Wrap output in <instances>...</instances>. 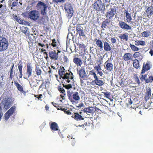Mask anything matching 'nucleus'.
<instances>
[{
  "label": "nucleus",
  "instance_id": "58",
  "mask_svg": "<svg viewBox=\"0 0 153 153\" xmlns=\"http://www.w3.org/2000/svg\"><path fill=\"white\" fill-rule=\"evenodd\" d=\"M120 84L121 86H123L124 85L123 81L122 80H121L120 82Z\"/></svg>",
  "mask_w": 153,
  "mask_h": 153
},
{
  "label": "nucleus",
  "instance_id": "35",
  "mask_svg": "<svg viewBox=\"0 0 153 153\" xmlns=\"http://www.w3.org/2000/svg\"><path fill=\"white\" fill-rule=\"evenodd\" d=\"M133 66L136 68H138L139 67V64L138 60L137 59H135L134 60Z\"/></svg>",
  "mask_w": 153,
  "mask_h": 153
},
{
  "label": "nucleus",
  "instance_id": "42",
  "mask_svg": "<svg viewBox=\"0 0 153 153\" xmlns=\"http://www.w3.org/2000/svg\"><path fill=\"white\" fill-rule=\"evenodd\" d=\"M18 69L19 72H22V62L20 61L18 64Z\"/></svg>",
  "mask_w": 153,
  "mask_h": 153
},
{
  "label": "nucleus",
  "instance_id": "12",
  "mask_svg": "<svg viewBox=\"0 0 153 153\" xmlns=\"http://www.w3.org/2000/svg\"><path fill=\"white\" fill-rule=\"evenodd\" d=\"M49 53V56L51 59L57 60L58 59V53L55 51H51Z\"/></svg>",
  "mask_w": 153,
  "mask_h": 153
},
{
  "label": "nucleus",
  "instance_id": "25",
  "mask_svg": "<svg viewBox=\"0 0 153 153\" xmlns=\"http://www.w3.org/2000/svg\"><path fill=\"white\" fill-rule=\"evenodd\" d=\"M90 75H92L93 76L95 79H96L97 78H100V77L97 76V74L95 72L93 71H91L89 72V74L88 75V79H90L91 78L90 77Z\"/></svg>",
  "mask_w": 153,
  "mask_h": 153
},
{
  "label": "nucleus",
  "instance_id": "28",
  "mask_svg": "<svg viewBox=\"0 0 153 153\" xmlns=\"http://www.w3.org/2000/svg\"><path fill=\"white\" fill-rule=\"evenodd\" d=\"M74 119L77 120H83L84 118L78 113H76L75 114Z\"/></svg>",
  "mask_w": 153,
  "mask_h": 153
},
{
  "label": "nucleus",
  "instance_id": "62",
  "mask_svg": "<svg viewBox=\"0 0 153 153\" xmlns=\"http://www.w3.org/2000/svg\"><path fill=\"white\" fill-rule=\"evenodd\" d=\"M68 60V58L66 56H64V60L65 62H67Z\"/></svg>",
  "mask_w": 153,
  "mask_h": 153
},
{
  "label": "nucleus",
  "instance_id": "17",
  "mask_svg": "<svg viewBox=\"0 0 153 153\" xmlns=\"http://www.w3.org/2000/svg\"><path fill=\"white\" fill-rule=\"evenodd\" d=\"M76 30L79 36H85V35L83 30V28L79 25H77Z\"/></svg>",
  "mask_w": 153,
  "mask_h": 153
},
{
  "label": "nucleus",
  "instance_id": "2",
  "mask_svg": "<svg viewBox=\"0 0 153 153\" xmlns=\"http://www.w3.org/2000/svg\"><path fill=\"white\" fill-rule=\"evenodd\" d=\"M105 5V4L103 3L101 0H98L95 2L93 5L95 10L97 11H101L102 13H104Z\"/></svg>",
  "mask_w": 153,
  "mask_h": 153
},
{
  "label": "nucleus",
  "instance_id": "64",
  "mask_svg": "<svg viewBox=\"0 0 153 153\" xmlns=\"http://www.w3.org/2000/svg\"><path fill=\"white\" fill-rule=\"evenodd\" d=\"M149 53L150 54L151 56H152L153 55V50H151L149 51Z\"/></svg>",
  "mask_w": 153,
  "mask_h": 153
},
{
  "label": "nucleus",
  "instance_id": "8",
  "mask_svg": "<svg viewBox=\"0 0 153 153\" xmlns=\"http://www.w3.org/2000/svg\"><path fill=\"white\" fill-rule=\"evenodd\" d=\"M15 108L16 107L13 106L5 114L4 117L5 120H7L10 116L14 112Z\"/></svg>",
  "mask_w": 153,
  "mask_h": 153
},
{
  "label": "nucleus",
  "instance_id": "47",
  "mask_svg": "<svg viewBox=\"0 0 153 153\" xmlns=\"http://www.w3.org/2000/svg\"><path fill=\"white\" fill-rule=\"evenodd\" d=\"M89 56V58L87 60V61H89L88 63V65H92L93 64V61L91 60V55L90 54L88 55Z\"/></svg>",
  "mask_w": 153,
  "mask_h": 153
},
{
  "label": "nucleus",
  "instance_id": "18",
  "mask_svg": "<svg viewBox=\"0 0 153 153\" xmlns=\"http://www.w3.org/2000/svg\"><path fill=\"white\" fill-rule=\"evenodd\" d=\"M95 43L97 46L99 48L100 50L102 51L103 50V43L101 40L97 39H95Z\"/></svg>",
  "mask_w": 153,
  "mask_h": 153
},
{
  "label": "nucleus",
  "instance_id": "61",
  "mask_svg": "<svg viewBox=\"0 0 153 153\" xmlns=\"http://www.w3.org/2000/svg\"><path fill=\"white\" fill-rule=\"evenodd\" d=\"M14 18L15 19H16V20H17V22H18L19 23H20V22H19V21H21V20H20L19 19L18 20V17H17L16 16H15L14 17Z\"/></svg>",
  "mask_w": 153,
  "mask_h": 153
},
{
  "label": "nucleus",
  "instance_id": "55",
  "mask_svg": "<svg viewBox=\"0 0 153 153\" xmlns=\"http://www.w3.org/2000/svg\"><path fill=\"white\" fill-rule=\"evenodd\" d=\"M97 74H99L100 76H102L103 75V73L101 71H99L97 70Z\"/></svg>",
  "mask_w": 153,
  "mask_h": 153
},
{
  "label": "nucleus",
  "instance_id": "59",
  "mask_svg": "<svg viewBox=\"0 0 153 153\" xmlns=\"http://www.w3.org/2000/svg\"><path fill=\"white\" fill-rule=\"evenodd\" d=\"M42 97V94L39 95L38 97H37V95L35 96V97H36L39 100H40Z\"/></svg>",
  "mask_w": 153,
  "mask_h": 153
},
{
  "label": "nucleus",
  "instance_id": "19",
  "mask_svg": "<svg viewBox=\"0 0 153 153\" xmlns=\"http://www.w3.org/2000/svg\"><path fill=\"white\" fill-rule=\"evenodd\" d=\"M84 112L86 113L87 114H88V113H91L95 111L94 108L92 107H90L89 108H85L83 109Z\"/></svg>",
  "mask_w": 153,
  "mask_h": 153
},
{
  "label": "nucleus",
  "instance_id": "7",
  "mask_svg": "<svg viewBox=\"0 0 153 153\" xmlns=\"http://www.w3.org/2000/svg\"><path fill=\"white\" fill-rule=\"evenodd\" d=\"M11 103V101L10 99L4 100L0 104V108L1 110H6L10 107Z\"/></svg>",
  "mask_w": 153,
  "mask_h": 153
},
{
  "label": "nucleus",
  "instance_id": "39",
  "mask_svg": "<svg viewBox=\"0 0 153 153\" xmlns=\"http://www.w3.org/2000/svg\"><path fill=\"white\" fill-rule=\"evenodd\" d=\"M129 46L132 51H137L139 50V49L138 48L136 47L133 45L130 44L129 45Z\"/></svg>",
  "mask_w": 153,
  "mask_h": 153
},
{
  "label": "nucleus",
  "instance_id": "37",
  "mask_svg": "<svg viewBox=\"0 0 153 153\" xmlns=\"http://www.w3.org/2000/svg\"><path fill=\"white\" fill-rule=\"evenodd\" d=\"M135 45H145V42L143 41L137 40L135 41Z\"/></svg>",
  "mask_w": 153,
  "mask_h": 153
},
{
  "label": "nucleus",
  "instance_id": "44",
  "mask_svg": "<svg viewBox=\"0 0 153 153\" xmlns=\"http://www.w3.org/2000/svg\"><path fill=\"white\" fill-rule=\"evenodd\" d=\"M62 85L64 88L67 89H69L72 88V86L71 84H68L66 85L63 84Z\"/></svg>",
  "mask_w": 153,
  "mask_h": 153
},
{
  "label": "nucleus",
  "instance_id": "33",
  "mask_svg": "<svg viewBox=\"0 0 153 153\" xmlns=\"http://www.w3.org/2000/svg\"><path fill=\"white\" fill-rule=\"evenodd\" d=\"M151 95V89L150 88H149L146 93V95L145 96V99L146 100H148Z\"/></svg>",
  "mask_w": 153,
  "mask_h": 153
},
{
  "label": "nucleus",
  "instance_id": "13",
  "mask_svg": "<svg viewBox=\"0 0 153 153\" xmlns=\"http://www.w3.org/2000/svg\"><path fill=\"white\" fill-rule=\"evenodd\" d=\"M116 13V10L114 9L111 8L110 11L107 12L106 17L108 19H111Z\"/></svg>",
  "mask_w": 153,
  "mask_h": 153
},
{
  "label": "nucleus",
  "instance_id": "20",
  "mask_svg": "<svg viewBox=\"0 0 153 153\" xmlns=\"http://www.w3.org/2000/svg\"><path fill=\"white\" fill-rule=\"evenodd\" d=\"M80 93L78 92H74L72 95L73 99L77 101H79L80 100Z\"/></svg>",
  "mask_w": 153,
  "mask_h": 153
},
{
  "label": "nucleus",
  "instance_id": "24",
  "mask_svg": "<svg viewBox=\"0 0 153 153\" xmlns=\"http://www.w3.org/2000/svg\"><path fill=\"white\" fill-rule=\"evenodd\" d=\"M73 61L78 66H81L82 64L81 60L78 58H74Z\"/></svg>",
  "mask_w": 153,
  "mask_h": 153
},
{
  "label": "nucleus",
  "instance_id": "3",
  "mask_svg": "<svg viewBox=\"0 0 153 153\" xmlns=\"http://www.w3.org/2000/svg\"><path fill=\"white\" fill-rule=\"evenodd\" d=\"M47 5L41 1L38 2L36 5L38 10L40 11L41 14L43 15H45L47 14Z\"/></svg>",
  "mask_w": 153,
  "mask_h": 153
},
{
  "label": "nucleus",
  "instance_id": "31",
  "mask_svg": "<svg viewBox=\"0 0 153 153\" xmlns=\"http://www.w3.org/2000/svg\"><path fill=\"white\" fill-rule=\"evenodd\" d=\"M147 13L148 14H149L150 15L153 14V6H151L150 7L147 8ZM149 15L148 14V16H149Z\"/></svg>",
  "mask_w": 153,
  "mask_h": 153
},
{
  "label": "nucleus",
  "instance_id": "56",
  "mask_svg": "<svg viewBox=\"0 0 153 153\" xmlns=\"http://www.w3.org/2000/svg\"><path fill=\"white\" fill-rule=\"evenodd\" d=\"M65 0H56V2L58 3L59 2L63 3L65 2Z\"/></svg>",
  "mask_w": 153,
  "mask_h": 153
},
{
  "label": "nucleus",
  "instance_id": "41",
  "mask_svg": "<svg viewBox=\"0 0 153 153\" xmlns=\"http://www.w3.org/2000/svg\"><path fill=\"white\" fill-rule=\"evenodd\" d=\"M58 90L61 93L63 94L64 95H65V91L62 87L61 86H58Z\"/></svg>",
  "mask_w": 153,
  "mask_h": 153
},
{
  "label": "nucleus",
  "instance_id": "38",
  "mask_svg": "<svg viewBox=\"0 0 153 153\" xmlns=\"http://www.w3.org/2000/svg\"><path fill=\"white\" fill-rule=\"evenodd\" d=\"M147 74H145L144 75H142L140 77V79L141 81H145L146 83V80L148 79Z\"/></svg>",
  "mask_w": 153,
  "mask_h": 153
},
{
  "label": "nucleus",
  "instance_id": "54",
  "mask_svg": "<svg viewBox=\"0 0 153 153\" xmlns=\"http://www.w3.org/2000/svg\"><path fill=\"white\" fill-rule=\"evenodd\" d=\"M13 74V70H12V69H10V78L11 79H12L13 77V75L12 74Z\"/></svg>",
  "mask_w": 153,
  "mask_h": 153
},
{
  "label": "nucleus",
  "instance_id": "21",
  "mask_svg": "<svg viewBox=\"0 0 153 153\" xmlns=\"http://www.w3.org/2000/svg\"><path fill=\"white\" fill-rule=\"evenodd\" d=\"M103 48L104 50L105 51H110L111 50L110 45L106 42H104Z\"/></svg>",
  "mask_w": 153,
  "mask_h": 153
},
{
  "label": "nucleus",
  "instance_id": "36",
  "mask_svg": "<svg viewBox=\"0 0 153 153\" xmlns=\"http://www.w3.org/2000/svg\"><path fill=\"white\" fill-rule=\"evenodd\" d=\"M14 84L19 91H23V88L20 84H19L18 82L16 81L14 82Z\"/></svg>",
  "mask_w": 153,
  "mask_h": 153
},
{
  "label": "nucleus",
  "instance_id": "50",
  "mask_svg": "<svg viewBox=\"0 0 153 153\" xmlns=\"http://www.w3.org/2000/svg\"><path fill=\"white\" fill-rule=\"evenodd\" d=\"M52 45L53 47L56 46V42H55V39L52 40Z\"/></svg>",
  "mask_w": 153,
  "mask_h": 153
},
{
  "label": "nucleus",
  "instance_id": "16",
  "mask_svg": "<svg viewBox=\"0 0 153 153\" xmlns=\"http://www.w3.org/2000/svg\"><path fill=\"white\" fill-rule=\"evenodd\" d=\"M132 54L130 53H126L123 56V58L125 61L128 60H133V58L132 56Z\"/></svg>",
  "mask_w": 153,
  "mask_h": 153
},
{
  "label": "nucleus",
  "instance_id": "14",
  "mask_svg": "<svg viewBox=\"0 0 153 153\" xmlns=\"http://www.w3.org/2000/svg\"><path fill=\"white\" fill-rule=\"evenodd\" d=\"M33 68L32 65L28 63L27 64L26 73L28 78L30 77L32 75Z\"/></svg>",
  "mask_w": 153,
  "mask_h": 153
},
{
  "label": "nucleus",
  "instance_id": "45",
  "mask_svg": "<svg viewBox=\"0 0 153 153\" xmlns=\"http://www.w3.org/2000/svg\"><path fill=\"white\" fill-rule=\"evenodd\" d=\"M18 0H16V1H13L12 4V7H18L19 6V4L18 2Z\"/></svg>",
  "mask_w": 153,
  "mask_h": 153
},
{
  "label": "nucleus",
  "instance_id": "26",
  "mask_svg": "<svg viewBox=\"0 0 153 153\" xmlns=\"http://www.w3.org/2000/svg\"><path fill=\"white\" fill-rule=\"evenodd\" d=\"M27 36H28V38L31 42H32L34 40H35L38 37L33 34L30 33Z\"/></svg>",
  "mask_w": 153,
  "mask_h": 153
},
{
  "label": "nucleus",
  "instance_id": "15",
  "mask_svg": "<svg viewBox=\"0 0 153 153\" xmlns=\"http://www.w3.org/2000/svg\"><path fill=\"white\" fill-rule=\"evenodd\" d=\"M150 66V64L149 62H147L145 65L143 64L141 74H144L146 71L149 70L151 68Z\"/></svg>",
  "mask_w": 153,
  "mask_h": 153
},
{
  "label": "nucleus",
  "instance_id": "1",
  "mask_svg": "<svg viewBox=\"0 0 153 153\" xmlns=\"http://www.w3.org/2000/svg\"><path fill=\"white\" fill-rule=\"evenodd\" d=\"M65 70L64 67L61 68L59 71V75L68 83H71L73 81L72 73L71 72L70 73H67Z\"/></svg>",
  "mask_w": 153,
  "mask_h": 153
},
{
  "label": "nucleus",
  "instance_id": "40",
  "mask_svg": "<svg viewBox=\"0 0 153 153\" xmlns=\"http://www.w3.org/2000/svg\"><path fill=\"white\" fill-rule=\"evenodd\" d=\"M149 78L146 80V83L149 82H152L153 81V75H149Z\"/></svg>",
  "mask_w": 153,
  "mask_h": 153
},
{
  "label": "nucleus",
  "instance_id": "60",
  "mask_svg": "<svg viewBox=\"0 0 153 153\" xmlns=\"http://www.w3.org/2000/svg\"><path fill=\"white\" fill-rule=\"evenodd\" d=\"M65 113L67 114H71V112H70L69 110H68L67 109H66V111Z\"/></svg>",
  "mask_w": 153,
  "mask_h": 153
},
{
  "label": "nucleus",
  "instance_id": "32",
  "mask_svg": "<svg viewBox=\"0 0 153 153\" xmlns=\"http://www.w3.org/2000/svg\"><path fill=\"white\" fill-rule=\"evenodd\" d=\"M132 57H133L134 58H140L141 59L143 58V57L142 56L141 54H140L139 52H135L133 54Z\"/></svg>",
  "mask_w": 153,
  "mask_h": 153
},
{
  "label": "nucleus",
  "instance_id": "34",
  "mask_svg": "<svg viewBox=\"0 0 153 153\" xmlns=\"http://www.w3.org/2000/svg\"><path fill=\"white\" fill-rule=\"evenodd\" d=\"M126 17L128 21L130 22L132 20V18L131 14L128 12L127 10H126Z\"/></svg>",
  "mask_w": 153,
  "mask_h": 153
},
{
  "label": "nucleus",
  "instance_id": "53",
  "mask_svg": "<svg viewBox=\"0 0 153 153\" xmlns=\"http://www.w3.org/2000/svg\"><path fill=\"white\" fill-rule=\"evenodd\" d=\"M107 26V24L106 23L103 22L102 24L101 27H104L106 28V26Z\"/></svg>",
  "mask_w": 153,
  "mask_h": 153
},
{
  "label": "nucleus",
  "instance_id": "63",
  "mask_svg": "<svg viewBox=\"0 0 153 153\" xmlns=\"http://www.w3.org/2000/svg\"><path fill=\"white\" fill-rule=\"evenodd\" d=\"M52 103L54 107L57 108V106H56V105H57V103H55L54 102H52Z\"/></svg>",
  "mask_w": 153,
  "mask_h": 153
},
{
  "label": "nucleus",
  "instance_id": "22",
  "mask_svg": "<svg viewBox=\"0 0 153 153\" xmlns=\"http://www.w3.org/2000/svg\"><path fill=\"white\" fill-rule=\"evenodd\" d=\"M106 64V68L107 70L109 71H111L113 69V65L112 64L108 62V61L105 63Z\"/></svg>",
  "mask_w": 153,
  "mask_h": 153
},
{
  "label": "nucleus",
  "instance_id": "6",
  "mask_svg": "<svg viewBox=\"0 0 153 153\" xmlns=\"http://www.w3.org/2000/svg\"><path fill=\"white\" fill-rule=\"evenodd\" d=\"M29 18L32 20L36 21L39 18V12L35 10L30 11L28 13Z\"/></svg>",
  "mask_w": 153,
  "mask_h": 153
},
{
  "label": "nucleus",
  "instance_id": "10",
  "mask_svg": "<svg viewBox=\"0 0 153 153\" xmlns=\"http://www.w3.org/2000/svg\"><path fill=\"white\" fill-rule=\"evenodd\" d=\"M78 74L80 78L82 79L83 80L85 79L86 78L88 77L84 69H81L78 71Z\"/></svg>",
  "mask_w": 153,
  "mask_h": 153
},
{
  "label": "nucleus",
  "instance_id": "29",
  "mask_svg": "<svg viewBox=\"0 0 153 153\" xmlns=\"http://www.w3.org/2000/svg\"><path fill=\"white\" fill-rule=\"evenodd\" d=\"M141 34L142 37H148L151 35V33L149 31L146 30L142 33Z\"/></svg>",
  "mask_w": 153,
  "mask_h": 153
},
{
  "label": "nucleus",
  "instance_id": "48",
  "mask_svg": "<svg viewBox=\"0 0 153 153\" xmlns=\"http://www.w3.org/2000/svg\"><path fill=\"white\" fill-rule=\"evenodd\" d=\"M104 94L106 97L108 98L110 97V93L108 92H104Z\"/></svg>",
  "mask_w": 153,
  "mask_h": 153
},
{
  "label": "nucleus",
  "instance_id": "49",
  "mask_svg": "<svg viewBox=\"0 0 153 153\" xmlns=\"http://www.w3.org/2000/svg\"><path fill=\"white\" fill-rule=\"evenodd\" d=\"M67 93L68 96L70 97L71 96V95L72 94V91H70L69 90H68L67 91Z\"/></svg>",
  "mask_w": 153,
  "mask_h": 153
},
{
  "label": "nucleus",
  "instance_id": "23",
  "mask_svg": "<svg viewBox=\"0 0 153 153\" xmlns=\"http://www.w3.org/2000/svg\"><path fill=\"white\" fill-rule=\"evenodd\" d=\"M21 31L27 36L30 33L29 29L26 27L23 26L21 29Z\"/></svg>",
  "mask_w": 153,
  "mask_h": 153
},
{
  "label": "nucleus",
  "instance_id": "11",
  "mask_svg": "<svg viewBox=\"0 0 153 153\" xmlns=\"http://www.w3.org/2000/svg\"><path fill=\"white\" fill-rule=\"evenodd\" d=\"M50 127L53 132H54L56 131L59 130V131H58V133L59 135L60 134V132L59 129V127L56 123L55 122H52L50 125Z\"/></svg>",
  "mask_w": 153,
  "mask_h": 153
},
{
  "label": "nucleus",
  "instance_id": "4",
  "mask_svg": "<svg viewBox=\"0 0 153 153\" xmlns=\"http://www.w3.org/2000/svg\"><path fill=\"white\" fill-rule=\"evenodd\" d=\"M9 43L8 40L3 36L0 37V51L3 52L8 48Z\"/></svg>",
  "mask_w": 153,
  "mask_h": 153
},
{
  "label": "nucleus",
  "instance_id": "9",
  "mask_svg": "<svg viewBox=\"0 0 153 153\" xmlns=\"http://www.w3.org/2000/svg\"><path fill=\"white\" fill-rule=\"evenodd\" d=\"M120 27L123 29L126 30H131V27L123 21H120L119 22Z\"/></svg>",
  "mask_w": 153,
  "mask_h": 153
},
{
  "label": "nucleus",
  "instance_id": "57",
  "mask_svg": "<svg viewBox=\"0 0 153 153\" xmlns=\"http://www.w3.org/2000/svg\"><path fill=\"white\" fill-rule=\"evenodd\" d=\"M84 106V104L82 102L81 103L79 104L78 105V106H77L78 107L81 108L82 107Z\"/></svg>",
  "mask_w": 153,
  "mask_h": 153
},
{
  "label": "nucleus",
  "instance_id": "30",
  "mask_svg": "<svg viewBox=\"0 0 153 153\" xmlns=\"http://www.w3.org/2000/svg\"><path fill=\"white\" fill-rule=\"evenodd\" d=\"M119 37L121 39L125 41H127L128 39V36L126 33L120 36Z\"/></svg>",
  "mask_w": 153,
  "mask_h": 153
},
{
  "label": "nucleus",
  "instance_id": "51",
  "mask_svg": "<svg viewBox=\"0 0 153 153\" xmlns=\"http://www.w3.org/2000/svg\"><path fill=\"white\" fill-rule=\"evenodd\" d=\"M33 33H32L34 35L36 36L37 37H38L39 35V33L37 31H36L33 30Z\"/></svg>",
  "mask_w": 153,
  "mask_h": 153
},
{
  "label": "nucleus",
  "instance_id": "5",
  "mask_svg": "<svg viewBox=\"0 0 153 153\" xmlns=\"http://www.w3.org/2000/svg\"><path fill=\"white\" fill-rule=\"evenodd\" d=\"M64 9L68 18L70 19L73 16L74 13V10L71 4L69 3H67L65 5Z\"/></svg>",
  "mask_w": 153,
  "mask_h": 153
},
{
  "label": "nucleus",
  "instance_id": "46",
  "mask_svg": "<svg viewBox=\"0 0 153 153\" xmlns=\"http://www.w3.org/2000/svg\"><path fill=\"white\" fill-rule=\"evenodd\" d=\"M36 74L38 75H40L41 74V70L39 68H38L36 67Z\"/></svg>",
  "mask_w": 153,
  "mask_h": 153
},
{
  "label": "nucleus",
  "instance_id": "27",
  "mask_svg": "<svg viewBox=\"0 0 153 153\" xmlns=\"http://www.w3.org/2000/svg\"><path fill=\"white\" fill-rule=\"evenodd\" d=\"M97 78L96 79H95L94 82H95L96 85L100 86H101L104 84V82L103 81Z\"/></svg>",
  "mask_w": 153,
  "mask_h": 153
},
{
  "label": "nucleus",
  "instance_id": "43",
  "mask_svg": "<svg viewBox=\"0 0 153 153\" xmlns=\"http://www.w3.org/2000/svg\"><path fill=\"white\" fill-rule=\"evenodd\" d=\"M96 49L93 48V47H90V52L94 55H95V52Z\"/></svg>",
  "mask_w": 153,
  "mask_h": 153
},
{
  "label": "nucleus",
  "instance_id": "52",
  "mask_svg": "<svg viewBox=\"0 0 153 153\" xmlns=\"http://www.w3.org/2000/svg\"><path fill=\"white\" fill-rule=\"evenodd\" d=\"M111 41L112 44H115L116 42V40L115 38H112L111 39Z\"/></svg>",
  "mask_w": 153,
  "mask_h": 153
}]
</instances>
